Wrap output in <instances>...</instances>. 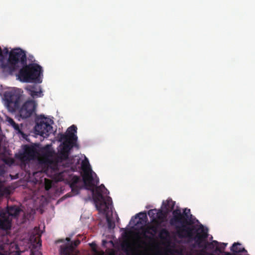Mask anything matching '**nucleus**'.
<instances>
[{
    "mask_svg": "<svg viewBox=\"0 0 255 255\" xmlns=\"http://www.w3.org/2000/svg\"><path fill=\"white\" fill-rule=\"evenodd\" d=\"M185 216L186 215L182 214L180 209H176L172 211L169 224L171 226L175 227L179 237L193 238L195 227L189 226L194 224V221H189Z\"/></svg>",
    "mask_w": 255,
    "mask_h": 255,
    "instance_id": "nucleus-1",
    "label": "nucleus"
},
{
    "mask_svg": "<svg viewBox=\"0 0 255 255\" xmlns=\"http://www.w3.org/2000/svg\"><path fill=\"white\" fill-rule=\"evenodd\" d=\"M98 184L93 186L94 192L90 190L93 194V198L97 210L99 212L106 213L109 209L110 206L112 205V199L107 196L105 198L104 194H109V191L106 188L104 184L97 186Z\"/></svg>",
    "mask_w": 255,
    "mask_h": 255,
    "instance_id": "nucleus-2",
    "label": "nucleus"
},
{
    "mask_svg": "<svg viewBox=\"0 0 255 255\" xmlns=\"http://www.w3.org/2000/svg\"><path fill=\"white\" fill-rule=\"evenodd\" d=\"M42 74V67L37 64H27L19 69L18 78L24 82H33L40 83L42 80L40 75Z\"/></svg>",
    "mask_w": 255,
    "mask_h": 255,
    "instance_id": "nucleus-3",
    "label": "nucleus"
},
{
    "mask_svg": "<svg viewBox=\"0 0 255 255\" xmlns=\"http://www.w3.org/2000/svg\"><path fill=\"white\" fill-rule=\"evenodd\" d=\"M27 59L25 51L19 48L13 49L9 53L8 63L11 72H15L26 64Z\"/></svg>",
    "mask_w": 255,
    "mask_h": 255,
    "instance_id": "nucleus-4",
    "label": "nucleus"
},
{
    "mask_svg": "<svg viewBox=\"0 0 255 255\" xmlns=\"http://www.w3.org/2000/svg\"><path fill=\"white\" fill-rule=\"evenodd\" d=\"M81 166L84 171L83 180L85 188L94 192V189L93 187L95 185L99 184V179L97 174L92 171L87 159L82 162Z\"/></svg>",
    "mask_w": 255,
    "mask_h": 255,
    "instance_id": "nucleus-5",
    "label": "nucleus"
},
{
    "mask_svg": "<svg viewBox=\"0 0 255 255\" xmlns=\"http://www.w3.org/2000/svg\"><path fill=\"white\" fill-rule=\"evenodd\" d=\"M52 151L47 149L42 153L39 159L40 163L43 166L44 172L47 174L49 171L55 174L59 170L58 162L52 159Z\"/></svg>",
    "mask_w": 255,
    "mask_h": 255,
    "instance_id": "nucleus-6",
    "label": "nucleus"
},
{
    "mask_svg": "<svg viewBox=\"0 0 255 255\" xmlns=\"http://www.w3.org/2000/svg\"><path fill=\"white\" fill-rule=\"evenodd\" d=\"M36 103L32 100L25 102L18 110L19 116L22 119H27L30 117L36 111Z\"/></svg>",
    "mask_w": 255,
    "mask_h": 255,
    "instance_id": "nucleus-7",
    "label": "nucleus"
},
{
    "mask_svg": "<svg viewBox=\"0 0 255 255\" xmlns=\"http://www.w3.org/2000/svg\"><path fill=\"white\" fill-rule=\"evenodd\" d=\"M36 154V150L33 146L25 145L23 152L19 153L16 157L22 163L26 164L30 160L35 159Z\"/></svg>",
    "mask_w": 255,
    "mask_h": 255,
    "instance_id": "nucleus-8",
    "label": "nucleus"
},
{
    "mask_svg": "<svg viewBox=\"0 0 255 255\" xmlns=\"http://www.w3.org/2000/svg\"><path fill=\"white\" fill-rule=\"evenodd\" d=\"M45 121V118L40 119L34 127L35 133L43 137H47L53 131L52 127Z\"/></svg>",
    "mask_w": 255,
    "mask_h": 255,
    "instance_id": "nucleus-9",
    "label": "nucleus"
},
{
    "mask_svg": "<svg viewBox=\"0 0 255 255\" xmlns=\"http://www.w3.org/2000/svg\"><path fill=\"white\" fill-rule=\"evenodd\" d=\"M77 128L75 125L70 126L67 129V133H59L58 134L59 141H62L63 140L69 139L71 141L76 142L77 140V136L76 133L77 132Z\"/></svg>",
    "mask_w": 255,
    "mask_h": 255,
    "instance_id": "nucleus-10",
    "label": "nucleus"
},
{
    "mask_svg": "<svg viewBox=\"0 0 255 255\" xmlns=\"http://www.w3.org/2000/svg\"><path fill=\"white\" fill-rule=\"evenodd\" d=\"M62 146L60 148L59 155L60 157L64 160L68 158L70 150L73 147L74 142L69 139L63 140Z\"/></svg>",
    "mask_w": 255,
    "mask_h": 255,
    "instance_id": "nucleus-11",
    "label": "nucleus"
},
{
    "mask_svg": "<svg viewBox=\"0 0 255 255\" xmlns=\"http://www.w3.org/2000/svg\"><path fill=\"white\" fill-rule=\"evenodd\" d=\"M81 180L80 177L78 176H74L69 182V185L71 189V192L66 194L68 197L76 195L79 193L81 187L78 185Z\"/></svg>",
    "mask_w": 255,
    "mask_h": 255,
    "instance_id": "nucleus-12",
    "label": "nucleus"
},
{
    "mask_svg": "<svg viewBox=\"0 0 255 255\" xmlns=\"http://www.w3.org/2000/svg\"><path fill=\"white\" fill-rule=\"evenodd\" d=\"M6 101L9 104H13L15 108L19 107L20 102L21 101V96L19 94L10 92L6 95Z\"/></svg>",
    "mask_w": 255,
    "mask_h": 255,
    "instance_id": "nucleus-13",
    "label": "nucleus"
},
{
    "mask_svg": "<svg viewBox=\"0 0 255 255\" xmlns=\"http://www.w3.org/2000/svg\"><path fill=\"white\" fill-rule=\"evenodd\" d=\"M25 89L32 97H41L43 96L40 86L37 85H28Z\"/></svg>",
    "mask_w": 255,
    "mask_h": 255,
    "instance_id": "nucleus-14",
    "label": "nucleus"
},
{
    "mask_svg": "<svg viewBox=\"0 0 255 255\" xmlns=\"http://www.w3.org/2000/svg\"><path fill=\"white\" fill-rule=\"evenodd\" d=\"M0 229L3 230H9L11 228V221L7 213L1 212L0 213Z\"/></svg>",
    "mask_w": 255,
    "mask_h": 255,
    "instance_id": "nucleus-15",
    "label": "nucleus"
},
{
    "mask_svg": "<svg viewBox=\"0 0 255 255\" xmlns=\"http://www.w3.org/2000/svg\"><path fill=\"white\" fill-rule=\"evenodd\" d=\"M7 209V212L5 213H7V215L8 217L9 216H12L16 218L21 211L20 208L15 205L8 206Z\"/></svg>",
    "mask_w": 255,
    "mask_h": 255,
    "instance_id": "nucleus-16",
    "label": "nucleus"
},
{
    "mask_svg": "<svg viewBox=\"0 0 255 255\" xmlns=\"http://www.w3.org/2000/svg\"><path fill=\"white\" fill-rule=\"evenodd\" d=\"M207 233L202 230L201 233H197L196 235L194 237V240L198 246L199 247H201V244L207 239Z\"/></svg>",
    "mask_w": 255,
    "mask_h": 255,
    "instance_id": "nucleus-17",
    "label": "nucleus"
},
{
    "mask_svg": "<svg viewBox=\"0 0 255 255\" xmlns=\"http://www.w3.org/2000/svg\"><path fill=\"white\" fill-rule=\"evenodd\" d=\"M74 250L72 245L67 244L60 247V254L61 255H72Z\"/></svg>",
    "mask_w": 255,
    "mask_h": 255,
    "instance_id": "nucleus-18",
    "label": "nucleus"
},
{
    "mask_svg": "<svg viewBox=\"0 0 255 255\" xmlns=\"http://www.w3.org/2000/svg\"><path fill=\"white\" fill-rule=\"evenodd\" d=\"M175 205V202L171 199H168L166 201H163L162 206L165 211L168 213L173 211Z\"/></svg>",
    "mask_w": 255,
    "mask_h": 255,
    "instance_id": "nucleus-19",
    "label": "nucleus"
},
{
    "mask_svg": "<svg viewBox=\"0 0 255 255\" xmlns=\"http://www.w3.org/2000/svg\"><path fill=\"white\" fill-rule=\"evenodd\" d=\"M167 214L168 213L166 211H163L161 209L157 210L156 219L158 221V224H157L158 225H159L161 223L164 222Z\"/></svg>",
    "mask_w": 255,
    "mask_h": 255,
    "instance_id": "nucleus-20",
    "label": "nucleus"
},
{
    "mask_svg": "<svg viewBox=\"0 0 255 255\" xmlns=\"http://www.w3.org/2000/svg\"><path fill=\"white\" fill-rule=\"evenodd\" d=\"M157 209H151L148 211V214L151 219V222L154 224H158V221L156 219Z\"/></svg>",
    "mask_w": 255,
    "mask_h": 255,
    "instance_id": "nucleus-21",
    "label": "nucleus"
},
{
    "mask_svg": "<svg viewBox=\"0 0 255 255\" xmlns=\"http://www.w3.org/2000/svg\"><path fill=\"white\" fill-rule=\"evenodd\" d=\"M237 246H241V244L239 243H234L232 246L231 248V251H232L234 253H247V251L245 248H240L239 249H235V247Z\"/></svg>",
    "mask_w": 255,
    "mask_h": 255,
    "instance_id": "nucleus-22",
    "label": "nucleus"
},
{
    "mask_svg": "<svg viewBox=\"0 0 255 255\" xmlns=\"http://www.w3.org/2000/svg\"><path fill=\"white\" fill-rule=\"evenodd\" d=\"M109 210L105 213H103V212H101V213H103V214H106V220L108 224V228L110 229H114L115 227V223L112 221V220L111 219L110 217L108 215V212Z\"/></svg>",
    "mask_w": 255,
    "mask_h": 255,
    "instance_id": "nucleus-23",
    "label": "nucleus"
},
{
    "mask_svg": "<svg viewBox=\"0 0 255 255\" xmlns=\"http://www.w3.org/2000/svg\"><path fill=\"white\" fill-rule=\"evenodd\" d=\"M182 214H185L186 215V216H185V217L189 220V221H193V216L191 214L190 209L188 208H185L183 209V213H182Z\"/></svg>",
    "mask_w": 255,
    "mask_h": 255,
    "instance_id": "nucleus-24",
    "label": "nucleus"
},
{
    "mask_svg": "<svg viewBox=\"0 0 255 255\" xmlns=\"http://www.w3.org/2000/svg\"><path fill=\"white\" fill-rule=\"evenodd\" d=\"M158 225L157 224H156V225H151L148 226L145 232L148 234H150L149 231H151L154 234H156L157 233L158 231Z\"/></svg>",
    "mask_w": 255,
    "mask_h": 255,
    "instance_id": "nucleus-25",
    "label": "nucleus"
},
{
    "mask_svg": "<svg viewBox=\"0 0 255 255\" xmlns=\"http://www.w3.org/2000/svg\"><path fill=\"white\" fill-rule=\"evenodd\" d=\"M169 235V233L166 229H162L159 233V237L161 239H164V236L167 237Z\"/></svg>",
    "mask_w": 255,
    "mask_h": 255,
    "instance_id": "nucleus-26",
    "label": "nucleus"
},
{
    "mask_svg": "<svg viewBox=\"0 0 255 255\" xmlns=\"http://www.w3.org/2000/svg\"><path fill=\"white\" fill-rule=\"evenodd\" d=\"M137 217H139L140 220L144 221L145 220L147 219V216L145 212H140L137 214L135 216V218Z\"/></svg>",
    "mask_w": 255,
    "mask_h": 255,
    "instance_id": "nucleus-27",
    "label": "nucleus"
},
{
    "mask_svg": "<svg viewBox=\"0 0 255 255\" xmlns=\"http://www.w3.org/2000/svg\"><path fill=\"white\" fill-rule=\"evenodd\" d=\"M12 127L14 128V129L17 131L18 133H21V134H22L23 132L22 131H21V129L20 128H19V125L16 124V123H15V124H14L13 126H12Z\"/></svg>",
    "mask_w": 255,
    "mask_h": 255,
    "instance_id": "nucleus-28",
    "label": "nucleus"
},
{
    "mask_svg": "<svg viewBox=\"0 0 255 255\" xmlns=\"http://www.w3.org/2000/svg\"><path fill=\"white\" fill-rule=\"evenodd\" d=\"M80 241L79 240H76L73 242H72L70 245H72L74 248L77 247L80 244Z\"/></svg>",
    "mask_w": 255,
    "mask_h": 255,
    "instance_id": "nucleus-29",
    "label": "nucleus"
},
{
    "mask_svg": "<svg viewBox=\"0 0 255 255\" xmlns=\"http://www.w3.org/2000/svg\"><path fill=\"white\" fill-rule=\"evenodd\" d=\"M30 255H42V254L39 251H34L33 250H31Z\"/></svg>",
    "mask_w": 255,
    "mask_h": 255,
    "instance_id": "nucleus-30",
    "label": "nucleus"
},
{
    "mask_svg": "<svg viewBox=\"0 0 255 255\" xmlns=\"http://www.w3.org/2000/svg\"><path fill=\"white\" fill-rule=\"evenodd\" d=\"M227 245V243H223L222 246L221 248H217V250L219 252H222V250H224Z\"/></svg>",
    "mask_w": 255,
    "mask_h": 255,
    "instance_id": "nucleus-31",
    "label": "nucleus"
},
{
    "mask_svg": "<svg viewBox=\"0 0 255 255\" xmlns=\"http://www.w3.org/2000/svg\"><path fill=\"white\" fill-rule=\"evenodd\" d=\"M9 123L12 126L14 124H15V122L12 119L9 118L8 120Z\"/></svg>",
    "mask_w": 255,
    "mask_h": 255,
    "instance_id": "nucleus-32",
    "label": "nucleus"
},
{
    "mask_svg": "<svg viewBox=\"0 0 255 255\" xmlns=\"http://www.w3.org/2000/svg\"><path fill=\"white\" fill-rule=\"evenodd\" d=\"M3 53L7 55L9 53V51L7 48H4L3 50Z\"/></svg>",
    "mask_w": 255,
    "mask_h": 255,
    "instance_id": "nucleus-33",
    "label": "nucleus"
},
{
    "mask_svg": "<svg viewBox=\"0 0 255 255\" xmlns=\"http://www.w3.org/2000/svg\"><path fill=\"white\" fill-rule=\"evenodd\" d=\"M50 188V186H48V185H46L45 186V189H46V190H49Z\"/></svg>",
    "mask_w": 255,
    "mask_h": 255,
    "instance_id": "nucleus-34",
    "label": "nucleus"
},
{
    "mask_svg": "<svg viewBox=\"0 0 255 255\" xmlns=\"http://www.w3.org/2000/svg\"><path fill=\"white\" fill-rule=\"evenodd\" d=\"M66 240L67 242H70V238H66Z\"/></svg>",
    "mask_w": 255,
    "mask_h": 255,
    "instance_id": "nucleus-35",
    "label": "nucleus"
},
{
    "mask_svg": "<svg viewBox=\"0 0 255 255\" xmlns=\"http://www.w3.org/2000/svg\"><path fill=\"white\" fill-rule=\"evenodd\" d=\"M38 245H39L40 246H41V243L39 241L37 243Z\"/></svg>",
    "mask_w": 255,
    "mask_h": 255,
    "instance_id": "nucleus-36",
    "label": "nucleus"
},
{
    "mask_svg": "<svg viewBox=\"0 0 255 255\" xmlns=\"http://www.w3.org/2000/svg\"><path fill=\"white\" fill-rule=\"evenodd\" d=\"M238 246H237L236 247H235V249H239L240 248H238Z\"/></svg>",
    "mask_w": 255,
    "mask_h": 255,
    "instance_id": "nucleus-37",
    "label": "nucleus"
},
{
    "mask_svg": "<svg viewBox=\"0 0 255 255\" xmlns=\"http://www.w3.org/2000/svg\"><path fill=\"white\" fill-rule=\"evenodd\" d=\"M214 242L215 243H217V244L218 243L217 241H214Z\"/></svg>",
    "mask_w": 255,
    "mask_h": 255,
    "instance_id": "nucleus-38",
    "label": "nucleus"
},
{
    "mask_svg": "<svg viewBox=\"0 0 255 255\" xmlns=\"http://www.w3.org/2000/svg\"><path fill=\"white\" fill-rule=\"evenodd\" d=\"M0 255H4L2 253H0Z\"/></svg>",
    "mask_w": 255,
    "mask_h": 255,
    "instance_id": "nucleus-39",
    "label": "nucleus"
}]
</instances>
